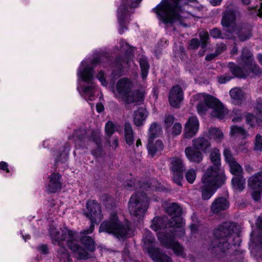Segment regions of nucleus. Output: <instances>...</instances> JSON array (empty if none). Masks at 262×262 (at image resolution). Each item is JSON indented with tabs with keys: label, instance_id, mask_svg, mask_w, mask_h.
I'll list each match as a JSON object with an SVG mask.
<instances>
[{
	"label": "nucleus",
	"instance_id": "f8f14e48",
	"mask_svg": "<svg viewBox=\"0 0 262 262\" xmlns=\"http://www.w3.org/2000/svg\"><path fill=\"white\" fill-rule=\"evenodd\" d=\"M78 74L84 82L91 83L90 85L83 88V96L90 101L93 100L94 98L95 91V85L92 82L94 79L93 69L89 66H86L83 70L80 68Z\"/></svg>",
	"mask_w": 262,
	"mask_h": 262
},
{
	"label": "nucleus",
	"instance_id": "4d7b16f0",
	"mask_svg": "<svg viewBox=\"0 0 262 262\" xmlns=\"http://www.w3.org/2000/svg\"><path fill=\"white\" fill-rule=\"evenodd\" d=\"M107 143L109 144V146L113 148L114 149H116L118 146V139L117 137H114L112 141L108 139L107 140Z\"/></svg>",
	"mask_w": 262,
	"mask_h": 262
},
{
	"label": "nucleus",
	"instance_id": "c85d7f7f",
	"mask_svg": "<svg viewBox=\"0 0 262 262\" xmlns=\"http://www.w3.org/2000/svg\"><path fill=\"white\" fill-rule=\"evenodd\" d=\"M124 139L125 142L129 146L134 143V132L129 123H125L124 125Z\"/></svg>",
	"mask_w": 262,
	"mask_h": 262
},
{
	"label": "nucleus",
	"instance_id": "a19ab883",
	"mask_svg": "<svg viewBox=\"0 0 262 262\" xmlns=\"http://www.w3.org/2000/svg\"><path fill=\"white\" fill-rule=\"evenodd\" d=\"M210 34L211 37L215 38H220L222 39L227 38L226 35L222 34L221 31L217 28H215L210 31Z\"/></svg>",
	"mask_w": 262,
	"mask_h": 262
},
{
	"label": "nucleus",
	"instance_id": "3c124183",
	"mask_svg": "<svg viewBox=\"0 0 262 262\" xmlns=\"http://www.w3.org/2000/svg\"><path fill=\"white\" fill-rule=\"evenodd\" d=\"M182 127L180 123H175L171 128V134L173 136L180 135L182 132Z\"/></svg>",
	"mask_w": 262,
	"mask_h": 262
},
{
	"label": "nucleus",
	"instance_id": "72a5a7b5",
	"mask_svg": "<svg viewBox=\"0 0 262 262\" xmlns=\"http://www.w3.org/2000/svg\"><path fill=\"white\" fill-rule=\"evenodd\" d=\"M230 172L235 176H240L243 175L244 170L241 166L236 161L229 164Z\"/></svg>",
	"mask_w": 262,
	"mask_h": 262
},
{
	"label": "nucleus",
	"instance_id": "2f4dec72",
	"mask_svg": "<svg viewBox=\"0 0 262 262\" xmlns=\"http://www.w3.org/2000/svg\"><path fill=\"white\" fill-rule=\"evenodd\" d=\"M171 165V169L172 172L184 171L185 170L184 164L181 159L178 157H172L169 159Z\"/></svg>",
	"mask_w": 262,
	"mask_h": 262
},
{
	"label": "nucleus",
	"instance_id": "a878e982",
	"mask_svg": "<svg viewBox=\"0 0 262 262\" xmlns=\"http://www.w3.org/2000/svg\"><path fill=\"white\" fill-rule=\"evenodd\" d=\"M153 139H148V144L147 146L148 154L153 157L156 154L163 150L164 145L162 142L157 140L155 143H152Z\"/></svg>",
	"mask_w": 262,
	"mask_h": 262
},
{
	"label": "nucleus",
	"instance_id": "ddd939ff",
	"mask_svg": "<svg viewBox=\"0 0 262 262\" xmlns=\"http://www.w3.org/2000/svg\"><path fill=\"white\" fill-rule=\"evenodd\" d=\"M150 227L155 231L165 229L166 231L165 232H167L169 234L175 232V234L178 237H181L177 235L178 232L176 231V226H171L169 224V220L165 216L162 217L159 216L155 217L152 221Z\"/></svg>",
	"mask_w": 262,
	"mask_h": 262
},
{
	"label": "nucleus",
	"instance_id": "9b49d317",
	"mask_svg": "<svg viewBox=\"0 0 262 262\" xmlns=\"http://www.w3.org/2000/svg\"><path fill=\"white\" fill-rule=\"evenodd\" d=\"M88 212L86 216L91 220V224L88 230H84L85 234L91 233L94 230V224H99L103 219L100 205L95 200H89L86 203Z\"/></svg>",
	"mask_w": 262,
	"mask_h": 262
},
{
	"label": "nucleus",
	"instance_id": "603ef678",
	"mask_svg": "<svg viewBox=\"0 0 262 262\" xmlns=\"http://www.w3.org/2000/svg\"><path fill=\"white\" fill-rule=\"evenodd\" d=\"M249 11L253 10L251 13H255V15L262 18V3L260 5L256 6L255 7L249 8Z\"/></svg>",
	"mask_w": 262,
	"mask_h": 262
},
{
	"label": "nucleus",
	"instance_id": "09e8293b",
	"mask_svg": "<svg viewBox=\"0 0 262 262\" xmlns=\"http://www.w3.org/2000/svg\"><path fill=\"white\" fill-rule=\"evenodd\" d=\"M224 155L226 161L230 164L235 162V160L231 154V152L228 149H225Z\"/></svg>",
	"mask_w": 262,
	"mask_h": 262
},
{
	"label": "nucleus",
	"instance_id": "0e129e2a",
	"mask_svg": "<svg viewBox=\"0 0 262 262\" xmlns=\"http://www.w3.org/2000/svg\"><path fill=\"white\" fill-rule=\"evenodd\" d=\"M246 119L248 124H249L251 126L253 125L255 117L253 115L251 114H248L246 116Z\"/></svg>",
	"mask_w": 262,
	"mask_h": 262
},
{
	"label": "nucleus",
	"instance_id": "b1692460",
	"mask_svg": "<svg viewBox=\"0 0 262 262\" xmlns=\"http://www.w3.org/2000/svg\"><path fill=\"white\" fill-rule=\"evenodd\" d=\"M240 58L241 61L239 63L242 66H245L246 68H248L254 62L253 54L247 48L243 49Z\"/></svg>",
	"mask_w": 262,
	"mask_h": 262
},
{
	"label": "nucleus",
	"instance_id": "f03ea898",
	"mask_svg": "<svg viewBox=\"0 0 262 262\" xmlns=\"http://www.w3.org/2000/svg\"><path fill=\"white\" fill-rule=\"evenodd\" d=\"M50 234L53 243L58 244L59 247L57 250V257L60 262H72L67 249L62 246L63 243L61 242H65L69 249L73 251L77 259L88 258V252L77 244L75 233L72 231L65 227L57 230L56 228L51 226Z\"/></svg>",
	"mask_w": 262,
	"mask_h": 262
},
{
	"label": "nucleus",
	"instance_id": "6e6d98bb",
	"mask_svg": "<svg viewBox=\"0 0 262 262\" xmlns=\"http://www.w3.org/2000/svg\"><path fill=\"white\" fill-rule=\"evenodd\" d=\"M117 64L119 67V69H121L123 68H125L126 66H127V64L129 62L127 59L125 60L122 59L121 58H118L116 60Z\"/></svg>",
	"mask_w": 262,
	"mask_h": 262
},
{
	"label": "nucleus",
	"instance_id": "37998d69",
	"mask_svg": "<svg viewBox=\"0 0 262 262\" xmlns=\"http://www.w3.org/2000/svg\"><path fill=\"white\" fill-rule=\"evenodd\" d=\"M247 69L249 71H251L256 76L260 75L262 73L261 70L255 62L248 67Z\"/></svg>",
	"mask_w": 262,
	"mask_h": 262
},
{
	"label": "nucleus",
	"instance_id": "f704fd0d",
	"mask_svg": "<svg viewBox=\"0 0 262 262\" xmlns=\"http://www.w3.org/2000/svg\"><path fill=\"white\" fill-rule=\"evenodd\" d=\"M246 130L242 127L233 125L231 127L230 135L232 136H241L246 138L247 136Z\"/></svg>",
	"mask_w": 262,
	"mask_h": 262
},
{
	"label": "nucleus",
	"instance_id": "e2e57ef3",
	"mask_svg": "<svg viewBox=\"0 0 262 262\" xmlns=\"http://www.w3.org/2000/svg\"><path fill=\"white\" fill-rule=\"evenodd\" d=\"M104 75V73L102 71H100L97 75V78L103 85H106L107 82L105 80Z\"/></svg>",
	"mask_w": 262,
	"mask_h": 262
},
{
	"label": "nucleus",
	"instance_id": "39448f33",
	"mask_svg": "<svg viewBox=\"0 0 262 262\" xmlns=\"http://www.w3.org/2000/svg\"><path fill=\"white\" fill-rule=\"evenodd\" d=\"M192 0H169L164 2L163 0L153 10L159 16L163 23H172L179 21L182 24V13L181 9L182 5L187 4Z\"/></svg>",
	"mask_w": 262,
	"mask_h": 262
},
{
	"label": "nucleus",
	"instance_id": "f257e3e1",
	"mask_svg": "<svg viewBox=\"0 0 262 262\" xmlns=\"http://www.w3.org/2000/svg\"><path fill=\"white\" fill-rule=\"evenodd\" d=\"M209 158L213 165L207 168L199 184V190L203 200L210 199L216 190L225 183L226 180L225 173L221 169L219 150L217 148H212Z\"/></svg>",
	"mask_w": 262,
	"mask_h": 262
},
{
	"label": "nucleus",
	"instance_id": "473e14b6",
	"mask_svg": "<svg viewBox=\"0 0 262 262\" xmlns=\"http://www.w3.org/2000/svg\"><path fill=\"white\" fill-rule=\"evenodd\" d=\"M208 137L220 142L224 138V134L221 129L217 127H211L208 131Z\"/></svg>",
	"mask_w": 262,
	"mask_h": 262
},
{
	"label": "nucleus",
	"instance_id": "052dcab7",
	"mask_svg": "<svg viewBox=\"0 0 262 262\" xmlns=\"http://www.w3.org/2000/svg\"><path fill=\"white\" fill-rule=\"evenodd\" d=\"M232 77L228 75H224L219 78V82L220 83H225L229 81Z\"/></svg>",
	"mask_w": 262,
	"mask_h": 262
},
{
	"label": "nucleus",
	"instance_id": "5701e85b",
	"mask_svg": "<svg viewBox=\"0 0 262 262\" xmlns=\"http://www.w3.org/2000/svg\"><path fill=\"white\" fill-rule=\"evenodd\" d=\"M228 67L230 72L235 77L246 78L249 75V70L245 66H243V68H241L234 63L230 62L228 64Z\"/></svg>",
	"mask_w": 262,
	"mask_h": 262
},
{
	"label": "nucleus",
	"instance_id": "4be33fe9",
	"mask_svg": "<svg viewBox=\"0 0 262 262\" xmlns=\"http://www.w3.org/2000/svg\"><path fill=\"white\" fill-rule=\"evenodd\" d=\"M236 35L241 41L249 39L252 36V27L250 25H242L238 29Z\"/></svg>",
	"mask_w": 262,
	"mask_h": 262
},
{
	"label": "nucleus",
	"instance_id": "6ab92c4d",
	"mask_svg": "<svg viewBox=\"0 0 262 262\" xmlns=\"http://www.w3.org/2000/svg\"><path fill=\"white\" fill-rule=\"evenodd\" d=\"M192 146L201 151L202 153H206L211 147V142L204 137H198L192 140Z\"/></svg>",
	"mask_w": 262,
	"mask_h": 262
},
{
	"label": "nucleus",
	"instance_id": "58836bf2",
	"mask_svg": "<svg viewBox=\"0 0 262 262\" xmlns=\"http://www.w3.org/2000/svg\"><path fill=\"white\" fill-rule=\"evenodd\" d=\"M196 175L195 170L193 169H190L187 171L185 177L188 182L192 184L195 180Z\"/></svg>",
	"mask_w": 262,
	"mask_h": 262
},
{
	"label": "nucleus",
	"instance_id": "5fc2aeb1",
	"mask_svg": "<svg viewBox=\"0 0 262 262\" xmlns=\"http://www.w3.org/2000/svg\"><path fill=\"white\" fill-rule=\"evenodd\" d=\"M138 184L139 185H140V188L143 190H147L149 189L151 190H154L156 188L155 186L152 185L151 183L143 182L141 184H140V182H139Z\"/></svg>",
	"mask_w": 262,
	"mask_h": 262
},
{
	"label": "nucleus",
	"instance_id": "393cba45",
	"mask_svg": "<svg viewBox=\"0 0 262 262\" xmlns=\"http://www.w3.org/2000/svg\"><path fill=\"white\" fill-rule=\"evenodd\" d=\"M248 185L253 190H262V172H259L248 180Z\"/></svg>",
	"mask_w": 262,
	"mask_h": 262
},
{
	"label": "nucleus",
	"instance_id": "9d476101",
	"mask_svg": "<svg viewBox=\"0 0 262 262\" xmlns=\"http://www.w3.org/2000/svg\"><path fill=\"white\" fill-rule=\"evenodd\" d=\"M166 212L171 216L169 220L170 225L176 226V231L178 232L177 235L179 236H183L185 232L183 228L184 223L181 216L182 209L181 207L175 203H170L166 207Z\"/></svg>",
	"mask_w": 262,
	"mask_h": 262
},
{
	"label": "nucleus",
	"instance_id": "e433bc0d",
	"mask_svg": "<svg viewBox=\"0 0 262 262\" xmlns=\"http://www.w3.org/2000/svg\"><path fill=\"white\" fill-rule=\"evenodd\" d=\"M128 0H123V4H121L118 8V17L119 21L123 20L127 12V4Z\"/></svg>",
	"mask_w": 262,
	"mask_h": 262
},
{
	"label": "nucleus",
	"instance_id": "cd10ccee",
	"mask_svg": "<svg viewBox=\"0 0 262 262\" xmlns=\"http://www.w3.org/2000/svg\"><path fill=\"white\" fill-rule=\"evenodd\" d=\"M147 115L146 110L143 107H140L135 111L134 114V122L135 125L137 126H142Z\"/></svg>",
	"mask_w": 262,
	"mask_h": 262
},
{
	"label": "nucleus",
	"instance_id": "a18cd8bd",
	"mask_svg": "<svg viewBox=\"0 0 262 262\" xmlns=\"http://www.w3.org/2000/svg\"><path fill=\"white\" fill-rule=\"evenodd\" d=\"M254 149L256 150H262V136L257 134L254 141Z\"/></svg>",
	"mask_w": 262,
	"mask_h": 262
},
{
	"label": "nucleus",
	"instance_id": "ea45409f",
	"mask_svg": "<svg viewBox=\"0 0 262 262\" xmlns=\"http://www.w3.org/2000/svg\"><path fill=\"white\" fill-rule=\"evenodd\" d=\"M199 36L201 40V47L205 48L207 45V41L209 39V34L206 31H201L199 33Z\"/></svg>",
	"mask_w": 262,
	"mask_h": 262
},
{
	"label": "nucleus",
	"instance_id": "c756f323",
	"mask_svg": "<svg viewBox=\"0 0 262 262\" xmlns=\"http://www.w3.org/2000/svg\"><path fill=\"white\" fill-rule=\"evenodd\" d=\"M230 95L234 100V103L237 104H241L245 98L244 92L239 88H234L230 91Z\"/></svg>",
	"mask_w": 262,
	"mask_h": 262
},
{
	"label": "nucleus",
	"instance_id": "4c0bfd02",
	"mask_svg": "<svg viewBox=\"0 0 262 262\" xmlns=\"http://www.w3.org/2000/svg\"><path fill=\"white\" fill-rule=\"evenodd\" d=\"M140 66L141 69L142 76L143 79L145 78L148 73L149 68L148 63L145 58H141L139 60Z\"/></svg>",
	"mask_w": 262,
	"mask_h": 262
},
{
	"label": "nucleus",
	"instance_id": "6e6552de",
	"mask_svg": "<svg viewBox=\"0 0 262 262\" xmlns=\"http://www.w3.org/2000/svg\"><path fill=\"white\" fill-rule=\"evenodd\" d=\"M143 246L150 257L155 262H172L171 259L167 255L161 252L159 248L154 247L155 238L152 234L146 231L143 237Z\"/></svg>",
	"mask_w": 262,
	"mask_h": 262
},
{
	"label": "nucleus",
	"instance_id": "69168bd1",
	"mask_svg": "<svg viewBox=\"0 0 262 262\" xmlns=\"http://www.w3.org/2000/svg\"><path fill=\"white\" fill-rule=\"evenodd\" d=\"M8 164L5 162H0V169H3L4 170H6L7 172H9V170L7 168Z\"/></svg>",
	"mask_w": 262,
	"mask_h": 262
},
{
	"label": "nucleus",
	"instance_id": "423d86ee",
	"mask_svg": "<svg viewBox=\"0 0 262 262\" xmlns=\"http://www.w3.org/2000/svg\"><path fill=\"white\" fill-rule=\"evenodd\" d=\"M99 231L111 234L119 240H124L133 235L134 230L128 222H121L117 213L113 212L108 220L101 224Z\"/></svg>",
	"mask_w": 262,
	"mask_h": 262
},
{
	"label": "nucleus",
	"instance_id": "7ed1b4c3",
	"mask_svg": "<svg viewBox=\"0 0 262 262\" xmlns=\"http://www.w3.org/2000/svg\"><path fill=\"white\" fill-rule=\"evenodd\" d=\"M236 224L234 223L225 222L220 225L213 232L215 238L212 240L211 246L213 248H218L222 252H225L229 249L232 245H236V239L239 237L234 234Z\"/></svg>",
	"mask_w": 262,
	"mask_h": 262
},
{
	"label": "nucleus",
	"instance_id": "2eb2a0df",
	"mask_svg": "<svg viewBox=\"0 0 262 262\" xmlns=\"http://www.w3.org/2000/svg\"><path fill=\"white\" fill-rule=\"evenodd\" d=\"M221 24L224 27L227 28V31L232 33L235 31V14L232 10H226L222 17Z\"/></svg>",
	"mask_w": 262,
	"mask_h": 262
},
{
	"label": "nucleus",
	"instance_id": "8fccbe9b",
	"mask_svg": "<svg viewBox=\"0 0 262 262\" xmlns=\"http://www.w3.org/2000/svg\"><path fill=\"white\" fill-rule=\"evenodd\" d=\"M183 172H173V180L178 185H182L181 180L183 179Z\"/></svg>",
	"mask_w": 262,
	"mask_h": 262
},
{
	"label": "nucleus",
	"instance_id": "0eeeda50",
	"mask_svg": "<svg viewBox=\"0 0 262 262\" xmlns=\"http://www.w3.org/2000/svg\"><path fill=\"white\" fill-rule=\"evenodd\" d=\"M141 191L133 195L128 203V210L130 215L137 220L144 216L149 205L148 197Z\"/></svg>",
	"mask_w": 262,
	"mask_h": 262
},
{
	"label": "nucleus",
	"instance_id": "20e7f679",
	"mask_svg": "<svg viewBox=\"0 0 262 262\" xmlns=\"http://www.w3.org/2000/svg\"><path fill=\"white\" fill-rule=\"evenodd\" d=\"M191 101L193 102L192 104H196L197 111L200 115H204L208 108L212 109L211 116L219 119H223L228 114V111L222 103L210 95L196 94L193 96Z\"/></svg>",
	"mask_w": 262,
	"mask_h": 262
},
{
	"label": "nucleus",
	"instance_id": "412c9836",
	"mask_svg": "<svg viewBox=\"0 0 262 262\" xmlns=\"http://www.w3.org/2000/svg\"><path fill=\"white\" fill-rule=\"evenodd\" d=\"M49 178L50 182L47 187L48 190L51 193H55L61 190V176L59 173H53Z\"/></svg>",
	"mask_w": 262,
	"mask_h": 262
},
{
	"label": "nucleus",
	"instance_id": "680f3d73",
	"mask_svg": "<svg viewBox=\"0 0 262 262\" xmlns=\"http://www.w3.org/2000/svg\"><path fill=\"white\" fill-rule=\"evenodd\" d=\"M261 192H262V190H254V191L252 193V196L255 201H258L260 199Z\"/></svg>",
	"mask_w": 262,
	"mask_h": 262
},
{
	"label": "nucleus",
	"instance_id": "c03bdc74",
	"mask_svg": "<svg viewBox=\"0 0 262 262\" xmlns=\"http://www.w3.org/2000/svg\"><path fill=\"white\" fill-rule=\"evenodd\" d=\"M115 126L111 121H108L105 125V131L107 136L111 137L115 132Z\"/></svg>",
	"mask_w": 262,
	"mask_h": 262
},
{
	"label": "nucleus",
	"instance_id": "338daca9",
	"mask_svg": "<svg viewBox=\"0 0 262 262\" xmlns=\"http://www.w3.org/2000/svg\"><path fill=\"white\" fill-rule=\"evenodd\" d=\"M217 55L216 54V53L215 52V53H213V54H209V55H207L206 57H205V59L206 60H208V61H210V60H212L215 57L217 56Z\"/></svg>",
	"mask_w": 262,
	"mask_h": 262
},
{
	"label": "nucleus",
	"instance_id": "79ce46f5",
	"mask_svg": "<svg viewBox=\"0 0 262 262\" xmlns=\"http://www.w3.org/2000/svg\"><path fill=\"white\" fill-rule=\"evenodd\" d=\"M174 121V117L172 115L166 114L164 117V125L167 129L169 128Z\"/></svg>",
	"mask_w": 262,
	"mask_h": 262
},
{
	"label": "nucleus",
	"instance_id": "7c9ffc66",
	"mask_svg": "<svg viewBox=\"0 0 262 262\" xmlns=\"http://www.w3.org/2000/svg\"><path fill=\"white\" fill-rule=\"evenodd\" d=\"M232 185L233 188L238 191H243L245 187L246 179L244 176L233 177L232 179Z\"/></svg>",
	"mask_w": 262,
	"mask_h": 262
},
{
	"label": "nucleus",
	"instance_id": "1a4fd4ad",
	"mask_svg": "<svg viewBox=\"0 0 262 262\" xmlns=\"http://www.w3.org/2000/svg\"><path fill=\"white\" fill-rule=\"evenodd\" d=\"M178 237L175 232L169 234L167 232H159L157 237L161 246L172 249L174 254L182 258H185L186 254L184 247L177 241L174 239Z\"/></svg>",
	"mask_w": 262,
	"mask_h": 262
},
{
	"label": "nucleus",
	"instance_id": "de8ad7c7",
	"mask_svg": "<svg viewBox=\"0 0 262 262\" xmlns=\"http://www.w3.org/2000/svg\"><path fill=\"white\" fill-rule=\"evenodd\" d=\"M158 125L156 123H153L151 124L150 127L149 128V139H153L156 137L158 134V129L157 128Z\"/></svg>",
	"mask_w": 262,
	"mask_h": 262
},
{
	"label": "nucleus",
	"instance_id": "49530a36",
	"mask_svg": "<svg viewBox=\"0 0 262 262\" xmlns=\"http://www.w3.org/2000/svg\"><path fill=\"white\" fill-rule=\"evenodd\" d=\"M252 239L257 248L262 249V231L255 236H253Z\"/></svg>",
	"mask_w": 262,
	"mask_h": 262
},
{
	"label": "nucleus",
	"instance_id": "f3484780",
	"mask_svg": "<svg viewBox=\"0 0 262 262\" xmlns=\"http://www.w3.org/2000/svg\"><path fill=\"white\" fill-rule=\"evenodd\" d=\"M168 99L172 107H179L180 103L183 99V93L180 86L175 85L172 87L169 92Z\"/></svg>",
	"mask_w": 262,
	"mask_h": 262
},
{
	"label": "nucleus",
	"instance_id": "dca6fc26",
	"mask_svg": "<svg viewBox=\"0 0 262 262\" xmlns=\"http://www.w3.org/2000/svg\"><path fill=\"white\" fill-rule=\"evenodd\" d=\"M199 127V122L195 116L189 118L186 123L184 129V137L185 138H191L198 132Z\"/></svg>",
	"mask_w": 262,
	"mask_h": 262
},
{
	"label": "nucleus",
	"instance_id": "bb28decb",
	"mask_svg": "<svg viewBox=\"0 0 262 262\" xmlns=\"http://www.w3.org/2000/svg\"><path fill=\"white\" fill-rule=\"evenodd\" d=\"M144 94L143 90H136L129 93L124 101L127 104L142 102L144 100Z\"/></svg>",
	"mask_w": 262,
	"mask_h": 262
},
{
	"label": "nucleus",
	"instance_id": "774afa93",
	"mask_svg": "<svg viewBox=\"0 0 262 262\" xmlns=\"http://www.w3.org/2000/svg\"><path fill=\"white\" fill-rule=\"evenodd\" d=\"M256 224H257V227L259 228L262 229V215L259 216L258 218V220L256 222Z\"/></svg>",
	"mask_w": 262,
	"mask_h": 262
},
{
	"label": "nucleus",
	"instance_id": "c9c22d12",
	"mask_svg": "<svg viewBox=\"0 0 262 262\" xmlns=\"http://www.w3.org/2000/svg\"><path fill=\"white\" fill-rule=\"evenodd\" d=\"M83 245L90 251L95 250V246L94 240L90 236H84L81 239Z\"/></svg>",
	"mask_w": 262,
	"mask_h": 262
},
{
	"label": "nucleus",
	"instance_id": "a211bd4d",
	"mask_svg": "<svg viewBox=\"0 0 262 262\" xmlns=\"http://www.w3.org/2000/svg\"><path fill=\"white\" fill-rule=\"evenodd\" d=\"M185 154L190 162L199 164L203 160V153L193 146L185 148Z\"/></svg>",
	"mask_w": 262,
	"mask_h": 262
},
{
	"label": "nucleus",
	"instance_id": "13d9d810",
	"mask_svg": "<svg viewBox=\"0 0 262 262\" xmlns=\"http://www.w3.org/2000/svg\"><path fill=\"white\" fill-rule=\"evenodd\" d=\"M200 45V41L198 38H192L190 42L189 46L191 49H197Z\"/></svg>",
	"mask_w": 262,
	"mask_h": 262
},
{
	"label": "nucleus",
	"instance_id": "864d4df0",
	"mask_svg": "<svg viewBox=\"0 0 262 262\" xmlns=\"http://www.w3.org/2000/svg\"><path fill=\"white\" fill-rule=\"evenodd\" d=\"M124 187L127 189L132 188H137L138 183H136L135 180H127L123 183Z\"/></svg>",
	"mask_w": 262,
	"mask_h": 262
},
{
	"label": "nucleus",
	"instance_id": "aec40b11",
	"mask_svg": "<svg viewBox=\"0 0 262 262\" xmlns=\"http://www.w3.org/2000/svg\"><path fill=\"white\" fill-rule=\"evenodd\" d=\"M229 207V202L224 197H219L215 199L212 203L211 211L214 213H217L227 209Z\"/></svg>",
	"mask_w": 262,
	"mask_h": 262
},
{
	"label": "nucleus",
	"instance_id": "bf43d9fd",
	"mask_svg": "<svg viewBox=\"0 0 262 262\" xmlns=\"http://www.w3.org/2000/svg\"><path fill=\"white\" fill-rule=\"evenodd\" d=\"M227 49V46L224 43L218 45L216 47L215 53L218 55Z\"/></svg>",
	"mask_w": 262,
	"mask_h": 262
},
{
	"label": "nucleus",
	"instance_id": "4468645a",
	"mask_svg": "<svg viewBox=\"0 0 262 262\" xmlns=\"http://www.w3.org/2000/svg\"><path fill=\"white\" fill-rule=\"evenodd\" d=\"M133 84L131 81L126 78L120 79L116 84V93H115L117 98H121L124 101L128 94L131 93Z\"/></svg>",
	"mask_w": 262,
	"mask_h": 262
}]
</instances>
